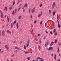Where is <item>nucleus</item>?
<instances>
[{
    "mask_svg": "<svg viewBox=\"0 0 61 61\" xmlns=\"http://www.w3.org/2000/svg\"><path fill=\"white\" fill-rule=\"evenodd\" d=\"M20 2V0H19L18 2L17 3V4H18Z\"/></svg>",
    "mask_w": 61,
    "mask_h": 61,
    "instance_id": "79ce46f5",
    "label": "nucleus"
},
{
    "mask_svg": "<svg viewBox=\"0 0 61 61\" xmlns=\"http://www.w3.org/2000/svg\"><path fill=\"white\" fill-rule=\"evenodd\" d=\"M33 16L32 15H31L30 16V18H32V17Z\"/></svg>",
    "mask_w": 61,
    "mask_h": 61,
    "instance_id": "864d4df0",
    "label": "nucleus"
},
{
    "mask_svg": "<svg viewBox=\"0 0 61 61\" xmlns=\"http://www.w3.org/2000/svg\"><path fill=\"white\" fill-rule=\"evenodd\" d=\"M57 61H60V59H59L58 60H57Z\"/></svg>",
    "mask_w": 61,
    "mask_h": 61,
    "instance_id": "09e8293b",
    "label": "nucleus"
},
{
    "mask_svg": "<svg viewBox=\"0 0 61 61\" xmlns=\"http://www.w3.org/2000/svg\"><path fill=\"white\" fill-rule=\"evenodd\" d=\"M15 13V11L14 10L13 11L12 14L13 15H14V13Z\"/></svg>",
    "mask_w": 61,
    "mask_h": 61,
    "instance_id": "c85d7f7f",
    "label": "nucleus"
},
{
    "mask_svg": "<svg viewBox=\"0 0 61 61\" xmlns=\"http://www.w3.org/2000/svg\"><path fill=\"white\" fill-rule=\"evenodd\" d=\"M27 4H26L24 5L25 7H27Z\"/></svg>",
    "mask_w": 61,
    "mask_h": 61,
    "instance_id": "5701e85b",
    "label": "nucleus"
},
{
    "mask_svg": "<svg viewBox=\"0 0 61 61\" xmlns=\"http://www.w3.org/2000/svg\"><path fill=\"white\" fill-rule=\"evenodd\" d=\"M36 10L35 9V8H33V9H32L31 10V12L32 13H34V11H35V10Z\"/></svg>",
    "mask_w": 61,
    "mask_h": 61,
    "instance_id": "f03ea898",
    "label": "nucleus"
},
{
    "mask_svg": "<svg viewBox=\"0 0 61 61\" xmlns=\"http://www.w3.org/2000/svg\"><path fill=\"white\" fill-rule=\"evenodd\" d=\"M5 8L6 11L7 10V6L5 7Z\"/></svg>",
    "mask_w": 61,
    "mask_h": 61,
    "instance_id": "dca6fc26",
    "label": "nucleus"
},
{
    "mask_svg": "<svg viewBox=\"0 0 61 61\" xmlns=\"http://www.w3.org/2000/svg\"><path fill=\"white\" fill-rule=\"evenodd\" d=\"M35 40H36V41H38V39H37V37L36 38Z\"/></svg>",
    "mask_w": 61,
    "mask_h": 61,
    "instance_id": "c756f323",
    "label": "nucleus"
},
{
    "mask_svg": "<svg viewBox=\"0 0 61 61\" xmlns=\"http://www.w3.org/2000/svg\"><path fill=\"white\" fill-rule=\"evenodd\" d=\"M25 10L24 9L23 10V12H25Z\"/></svg>",
    "mask_w": 61,
    "mask_h": 61,
    "instance_id": "bf43d9fd",
    "label": "nucleus"
},
{
    "mask_svg": "<svg viewBox=\"0 0 61 61\" xmlns=\"http://www.w3.org/2000/svg\"><path fill=\"white\" fill-rule=\"evenodd\" d=\"M56 54H55V56H54V59L56 60Z\"/></svg>",
    "mask_w": 61,
    "mask_h": 61,
    "instance_id": "4468645a",
    "label": "nucleus"
},
{
    "mask_svg": "<svg viewBox=\"0 0 61 61\" xmlns=\"http://www.w3.org/2000/svg\"><path fill=\"white\" fill-rule=\"evenodd\" d=\"M43 21H41L40 23V25H41V24H42V22Z\"/></svg>",
    "mask_w": 61,
    "mask_h": 61,
    "instance_id": "a19ab883",
    "label": "nucleus"
},
{
    "mask_svg": "<svg viewBox=\"0 0 61 61\" xmlns=\"http://www.w3.org/2000/svg\"><path fill=\"white\" fill-rule=\"evenodd\" d=\"M57 26L59 28H60V27H61V25L60 24H59V23L58 24Z\"/></svg>",
    "mask_w": 61,
    "mask_h": 61,
    "instance_id": "6e6552de",
    "label": "nucleus"
},
{
    "mask_svg": "<svg viewBox=\"0 0 61 61\" xmlns=\"http://www.w3.org/2000/svg\"><path fill=\"white\" fill-rule=\"evenodd\" d=\"M16 41H14L13 42V44H15V43H16Z\"/></svg>",
    "mask_w": 61,
    "mask_h": 61,
    "instance_id": "e433bc0d",
    "label": "nucleus"
},
{
    "mask_svg": "<svg viewBox=\"0 0 61 61\" xmlns=\"http://www.w3.org/2000/svg\"><path fill=\"white\" fill-rule=\"evenodd\" d=\"M39 44H41V39H40L39 40Z\"/></svg>",
    "mask_w": 61,
    "mask_h": 61,
    "instance_id": "a211bd4d",
    "label": "nucleus"
},
{
    "mask_svg": "<svg viewBox=\"0 0 61 61\" xmlns=\"http://www.w3.org/2000/svg\"><path fill=\"white\" fill-rule=\"evenodd\" d=\"M7 61H9V60H8V59H7Z\"/></svg>",
    "mask_w": 61,
    "mask_h": 61,
    "instance_id": "774afa93",
    "label": "nucleus"
},
{
    "mask_svg": "<svg viewBox=\"0 0 61 61\" xmlns=\"http://www.w3.org/2000/svg\"><path fill=\"white\" fill-rule=\"evenodd\" d=\"M5 35V33H4V30H3L2 32V36H4Z\"/></svg>",
    "mask_w": 61,
    "mask_h": 61,
    "instance_id": "0eeeda50",
    "label": "nucleus"
},
{
    "mask_svg": "<svg viewBox=\"0 0 61 61\" xmlns=\"http://www.w3.org/2000/svg\"><path fill=\"white\" fill-rule=\"evenodd\" d=\"M60 45H61V43L60 42L59 43V46H60Z\"/></svg>",
    "mask_w": 61,
    "mask_h": 61,
    "instance_id": "de8ad7c7",
    "label": "nucleus"
},
{
    "mask_svg": "<svg viewBox=\"0 0 61 61\" xmlns=\"http://www.w3.org/2000/svg\"><path fill=\"white\" fill-rule=\"evenodd\" d=\"M15 1H14V2L13 3V5H15Z\"/></svg>",
    "mask_w": 61,
    "mask_h": 61,
    "instance_id": "49530a36",
    "label": "nucleus"
},
{
    "mask_svg": "<svg viewBox=\"0 0 61 61\" xmlns=\"http://www.w3.org/2000/svg\"><path fill=\"white\" fill-rule=\"evenodd\" d=\"M39 58H40V57H37L36 58V61H38L39 60L38 59H39Z\"/></svg>",
    "mask_w": 61,
    "mask_h": 61,
    "instance_id": "aec40b11",
    "label": "nucleus"
},
{
    "mask_svg": "<svg viewBox=\"0 0 61 61\" xmlns=\"http://www.w3.org/2000/svg\"><path fill=\"white\" fill-rule=\"evenodd\" d=\"M57 22H58V24H59V21H58V20H57Z\"/></svg>",
    "mask_w": 61,
    "mask_h": 61,
    "instance_id": "e2e57ef3",
    "label": "nucleus"
},
{
    "mask_svg": "<svg viewBox=\"0 0 61 61\" xmlns=\"http://www.w3.org/2000/svg\"><path fill=\"white\" fill-rule=\"evenodd\" d=\"M55 43H57V39L55 40Z\"/></svg>",
    "mask_w": 61,
    "mask_h": 61,
    "instance_id": "f704fd0d",
    "label": "nucleus"
},
{
    "mask_svg": "<svg viewBox=\"0 0 61 61\" xmlns=\"http://www.w3.org/2000/svg\"><path fill=\"white\" fill-rule=\"evenodd\" d=\"M52 32L51 31H50V33L51 34H52Z\"/></svg>",
    "mask_w": 61,
    "mask_h": 61,
    "instance_id": "5fc2aeb1",
    "label": "nucleus"
},
{
    "mask_svg": "<svg viewBox=\"0 0 61 61\" xmlns=\"http://www.w3.org/2000/svg\"><path fill=\"white\" fill-rule=\"evenodd\" d=\"M5 48L7 50H9V48L7 45H6L5 46Z\"/></svg>",
    "mask_w": 61,
    "mask_h": 61,
    "instance_id": "7ed1b4c3",
    "label": "nucleus"
},
{
    "mask_svg": "<svg viewBox=\"0 0 61 61\" xmlns=\"http://www.w3.org/2000/svg\"><path fill=\"white\" fill-rule=\"evenodd\" d=\"M40 15H41V14H40L39 15H38V17H40Z\"/></svg>",
    "mask_w": 61,
    "mask_h": 61,
    "instance_id": "37998d69",
    "label": "nucleus"
},
{
    "mask_svg": "<svg viewBox=\"0 0 61 61\" xmlns=\"http://www.w3.org/2000/svg\"><path fill=\"white\" fill-rule=\"evenodd\" d=\"M36 21L35 20L34 21V24H36Z\"/></svg>",
    "mask_w": 61,
    "mask_h": 61,
    "instance_id": "c03bdc74",
    "label": "nucleus"
},
{
    "mask_svg": "<svg viewBox=\"0 0 61 61\" xmlns=\"http://www.w3.org/2000/svg\"><path fill=\"white\" fill-rule=\"evenodd\" d=\"M12 7L11 6L10 7V10H11L12 9Z\"/></svg>",
    "mask_w": 61,
    "mask_h": 61,
    "instance_id": "ea45409f",
    "label": "nucleus"
},
{
    "mask_svg": "<svg viewBox=\"0 0 61 61\" xmlns=\"http://www.w3.org/2000/svg\"><path fill=\"white\" fill-rule=\"evenodd\" d=\"M39 59H41V61L40 60L39 61H43V59L40 58H39Z\"/></svg>",
    "mask_w": 61,
    "mask_h": 61,
    "instance_id": "412c9836",
    "label": "nucleus"
},
{
    "mask_svg": "<svg viewBox=\"0 0 61 61\" xmlns=\"http://www.w3.org/2000/svg\"><path fill=\"white\" fill-rule=\"evenodd\" d=\"M22 41H21L20 42V44H21L22 43Z\"/></svg>",
    "mask_w": 61,
    "mask_h": 61,
    "instance_id": "13d9d810",
    "label": "nucleus"
},
{
    "mask_svg": "<svg viewBox=\"0 0 61 61\" xmlns=\"http://www.w3.org/2000/svg\"><path fill=\"white\" fill-rule=\"evenodd\" d=\"M21 9V7H20V8H19L18 9L17 11H19Z\"/></svg>",
    "mask_w": 61,
    "mask_h": 61,
    "instance_id": "c9c22d12",
    "label": "nucleus"
},
{
    "mask_svg": "<svg viewBox=\"0 0 61 61\" xmlns=\"http://www.w3.org/2000/svg\"><path fill=\"white\" fill-rule=\"evenodd\" d=\"M46 33H47V34H48V32L46 30Z\"/></svg>",
    "mask_w": 61,
    "mask_h": 61,
    "instance_id": "3c124183",
    "label": "nucleus"
},
{
    "mask_svg": "<svg viewBox=\"0 0 61 61\" xmlns=\"http://www.w3.org/2000/svg\"><path fill=\"white\" fill-rule=\"evenodd\" d=\"M29 43H30V40H28V41L27 42V44H29Z\"/></svg>",
    "mask_w": 61,
    "mask_h": 61,
    "instance_id": "f3484780",
    "label": "nucleus"
},
{
    "mask_svg": "<svg viewBox=\"0 0 61 61\" xmlns=\"http://www.w3.org/2000/svg\"><path fill=\"white\" fill-rule=\"evenodd\" d=\"M14 25V23H11V28L13 27V26Z\"/></svg>",
    "mask_w": 61,
    "mask_h": 61,
    "instance_id": "1a4fd4ad",
    "label": "nucleus"
},
{
    "mask_svg": "<svg viewBox=\"0 0 61 61\" xmlns=\"http://www.w3.org/2000/svg\"><path fill=\"white\" fill-rule=\"evenodd\" d=\"M52 49H53V47H51L49 48L48 49V50H52Z\"/></svg>",
    "mask_w": 61,
    "mask_h": 61,
    "instance_id": "423d86ee",
    "label": "nucleus"
},
{
    "mask_svg": "<svg viewBox=\"0 0 61 61\" xmlns=\"http://www.w3.org/2000/svg\"><path fill=\"white\" fill-rule=\"evenodd\" d=\"M13 23H14V24H16V21L15 20Z\"/></svg>",
    "mask_w": 61,
    "mask_h": 61,
    "instance_id": "cd10ccee",
    "label": "nucleus"
},
{
    "mask_svg": "<svg viewBox=\"0 0 61 61\" xmlns=\"http://www.w3.org/2000/svg\"><path fill=\"white\" fill-rule=\"evenodd\" d=\"M7 19L8 22H9V18L8 17H7Z\"/></svg>",
    "mask_w": 61,
    "mask_h": 61,
    "instance_id": "a878e982",
    "label": "nucleus"
},
{
    "mask_svg": "<svg viewBox=\"0 0 61 61\" xmlns=\"http://www.w3.org/2000/svg\"><path fill=\"white\" fill-rule=\"evenodd\" d=\"M38 36H40V34H38Z\"/></svg>",
    "mask_w": 61,
    "mask_h": 61,
    "instance_id": "338daca9",
    "label": "nucleus"
},
{
    "mask_svg": "<svg viewBox=\"0 0 61 61\" xmlns=\"http://www.w3.org/2000/svg\"><path fill=\"white\" fill-rule=\"evenodd\" d=\"M49 12L50 14V13H51V10H49Z\"/></svg>",
    "mask_w": 61,
    "mask_h": 61,
    "instance_id": "8fccbe9b",
    "label": "nucleus"
},
{
    "mask_svg": "<svg viewBox=\"0 0 61 61\" xmlns=\"http://www.w3.org/2000/svg\"><path fill=\"white\" fill-rule=\"evenodd\" d=\"M55 15V12L54 11L53 13V15Z\"/></svg>",
    "mask_w": 61,
    "mask_h": 61,
    "instance_id": "7c9ffc66",
    "label": "nucleus"
},
{
    "mask_svg": "<svg viewBox=\"0 0 61 61\" xmlns=\"http://www.w3.org/2000/svg\"><path fill=\"white\" fill-rule=\"evenodd\" d=\"M52 21V20H48L47 21V22H48V21Z\"/></svg>",
    "mask_w": 61,
    "mask_h": 61,
    "instance_id": "680f3d73",
    "label": "nucleus"
},
{
    "mask_svg": "<svg viewBox=\"0 0 61 61\" xmlns=\"http://www.w3.org/2000/svg\"><path fill=\"white\" fill-rule=\"evenodd\" d=\"M57 32H56L54 33V35L55 36H56V35H57Z\"/></svg>",
    "mask_w": 61,
    "mask_h": 61,
    "instance_id": "4be33fe9",
    "label": "nucleus"
},
{
    "mask_svg": "<svg viewBox=\"0 0 61 61\" xmlns=\"http://www.w3.org/2000/svg\"><path fill=\"white\" fill-rule=\"evenodd\" d=\"M27 59L28 60H29L30 59V57H28L27 58Z\"/></svg>",
    "mask_w": 61,
    "mask_h": 61,
    "instance_id": "4c0bfd02",
    "label": "nucleus"
},
{
    "mask_svg": "<svg viewBox=\"0 0 61 61\" xmlns=\"http://www.w3.org/2000/svg\"><path fill=\"white\" fill-rule=\"evenodd\" d=\"M56 29H54V30H53L54 32L55 33V32H56Z\"/></svg>",
    "mask_w": 61,
    "mask_h": 61,
    "instance_id": "2f4dec72",
    "label": "nucleus"
},
{
    "mask_svg": "<svg viewBox=\"0 0 61 61\" xmlns=\"http://www.w3.org/2000/svg\"><path fill=\"white\" fill-rule=\"evenodd\" d=\"M24 48L25 49V50L26 49V47L25 46V45L24 46Z\"/></svg>",
    "mask_w": 61,
    "mask_h": 61,
    "instance_id": "473e14b6",
    "label": "nucleus"
},
{
    "mask_svg": "<svg viewBox=\"0 0 61 61\" xmlns=\"http://www.w3.org/2000/svg\"><path fill=\"white\" fill-rule=\"evenodd\" d=\"M59 17V16L58 15L57 16V19H58V20H59V18H58Z\"/></svg>",
    "mask_w": 61,
    "mask_h": 61,
    "instance_id": "72a5a7b5",
    "label": "nucleus"
},
{
    "mask_svg": "<svg viewBox=\"0 0 61 61\" xmlns=\"http://www.w3.org/2000/svg\"><path fill=\"white\" fill-rule=\"evenodd\" d=\"M21 16H20L19 17V19H21Z\"/></svg>",
    "mask_w": 61,
    "mask_h": 61,
    "instance_id": "b1692460",
    "label": "nucleus"
},
{
    "mask_svg": "<svg viewBox=\"0 0 61 61\" xmlns=\"http://www.w3.org/2000/svg\"><path fill=\"white\" fill-rule=\"evenodd\" d=\"M17 9L16 8L15 10V13H16V11H17Z\"/></svg>",
    "mask_w": 61,
    "mask_h": 61,
    "instance_id": "58836bf2",
    "label": "nucleus"
},
{
    "mask_svg": "<svg viewBox=\"0 0 61 61\" xmlns=\"http://www.w3.org/2000/svg\"><path fill=\"white\" fill-rule=\"evenodd\" d=\"M1 14V18H3V12H1L0 13Z\"/></svg>",
    "mask_w": 61,
    "mask_h": 61,
    "instance_id": "20e7f679",
    "label": "nucleus"
},
{
    "mask_svg": "<svg viewBox=\"0 0 61 61\" xmlns=\"http://www.w3.org/2000/svg\"><path fill=\"white\" fill-rule=\"evenodd\" d=\"M48 45V42L46 43L45 44V47H46Z\"/></svg>",
    "mask_w": 61,
    "mask_h": 61,
    "instance_id": "9d476101",
    "label": "nucleus"
},
{
    "mask_svg": "<svg viewBox=\"0 0 61 61\" xmlns=\"http://www.w3.org/2000/svg\"><path fill=\"white\" fill-rule=\"evenodd\" d=\"M16 26L17 28H18V23H17Z\"/></svg>",
    "mask_w": 61,
    "mask_h": 61,
    "instance_id": "2eb2a0df",
    "label": "nucleus"
},
{
    "mask_svg": "<svg viewBox=\"0 0 61 61\" xmlns=\"http://www.w3.org/2000/svg\"><path fill=\"white\" fill-rule=\"evenodd\" d=\"M57 52L59 53V47L57 48Z\"/></svg>",
    "mask_w": 61,
    "mask_h": 61,
    "instance_id": "6ab92c4d",
    "label": "nucleus"
},
{
    "mask_svg": "<svg viewBox=\"0 0 61 61\" xmlns=\"http://www.w3.org/2000/svg\"><path fill=\"white\" fill-rule=\"evenodd\" d=\"M15 49H18V50H20V48H19L17 47H15L14 48Z\"/></svg>",
    "mask_w": 61,
    "mask_h": 61,
    "instance_id": "ddd939ff",
    "label": "nucleus"
},
{
    "mask_svg": "<svg viewBox=\"0 0 61 61\" xmlns=\"http://www.w3.org/2000/svg\"><path fill=\"white\" fill-rule=\"evenodd\" d=\"M56 6V4L55 3V2H54L52 4V7L51 8L52 9H53L54 8L55 6Z\"/></svg>",
    "mask_w": 61,
    "mask_h": 61,
    "instance_id": "f257e3e1",
    "label": "nucleus"
},
{
    "mask_svg": "<svg viewBox=\"0 0 61 61\" xmlns=\"http://www.w3.org/2000/svg\"><path fill=\"white\" fill-rule=\"evenodd\" d=\"M30 11H31V9L30 8L29 9V12L30 13Z\"/></svg>",
    "mask_w": 61,
    "mask_h": 61,
    "instance_id": "bb28decb",
    "label": "nucleus"
},
{
    "mask_svg": "<svg viewBox=\"0 0 61 61\" xmlns=\"http://www.w3.org/2000/svg\"><path fill=\"white\" fill-rule=\"evenodd\" d=\"M38 48L40 51V49H41V47L40 46H38Z\"/></svg>",
    "mask_w": 61,
    "mask_h": 61,
    "instance_id": "f8f14e48",
    "label": "nucleus"
},
{
    "mask_svg": "<svg viewBox=\"0 0 61 61\" xmlns=\"http://www.w3.org/2000/svg\"><path fill=\"white\" fill-rule=\"evenodd\" d=\"M14 52H16V53H17V52H18V51L16 50L15 51H14Z\"/></svg>",
    "mask_w": 61,
    "mask_h": 61,
    "instance_id": "a18cd8bd",
    "label": "nucleus"
},
{
    "mask_svg": "<svg viewBox=\"0 0 61 61\" xmlns=\"http://www.w3.org/2000/svg\"><path fill=\"white\" fill-rule=\"evenodd\" d=\"M42 6V4H41L40 5V7H41Z\"/></svg>",
    "mask_w": 61,
    "mask_h": 61,
    "instance_id": "603ef678",
    "label": "nucleus"
},
{
    "mask_svg": "<svg viewBox=\"0 0 61 61\" xmlns=\"http://www.w3.org/2000/svg\"><path fill=\"white\" fill-rule=\"evenodd\" d=\"M28 46H29V44L27 43L26 44V47H27Z\"/></svg>",
    "mask_w": 61,
    "mask_h": 61,
    "instance_id": "393cba45",
    "label": "nucleus"
},
{
    "mask_svg": "<svg viewBox=\"0 0 61 61\" xmlns=\"http://www.w3.org/2000/svg\"><path fill=\"white\" fill-rule=\"evenodd\" d=\"M59 56H60V55H61V54H60V53H59Z\"/></svg>",
    "mask_w": 61,
    "mask_h": 61,
    "instance_id": "69168bd1",
    "label": "nucleus"
},
{
    "mask_svg": "<svg viewBox=\"0 0 61 61\" xmlns=\"http://www.w3.org/2000/svg\"><path fill=\"white\" fill-rule=\"evenodd\" d=\"M25 54H28V53H29V52H25Z\"/></svg>",
    "mask_w": 61,
    "mask_h": 61,
    "instance_id": "4d7b16f0",
    "label": "nucleus"
},
{
    "mask_svg": "<svg viewBox=\"0 0 61 61\" xmlns=\"http://www.w3.org/2000/svg\"><path fill=\"white\" fill-rule=\"evenodd\" d=\"M53 44H54V43L53 41H52V42L51 43L50 45V46H52L53 45Z\"/></svg>",
    "mask_w": 61,
    "mask_h": 61,
    "instance_id": "9b49d317",
    "label": "nucleus"
},
{
    "mask_svg": "<svg viewBox=\"0 0 61 61\" xmlns=\"http://www.w3.org/2000/svg\"><path fill=\"white\" fill-rule=\"evenodd\" d=\"M46 39V37H45V36L44 38V39Z\"/></svg>",
    "mask_w": 61,
    "mask_h": 61,
    "instance_id": "052dcab7",
    "label": "nucleus"
},
{
    "mask_svg": "<svg viewBox=\"0 0 61 61\" xmlns=\"http://www.w3.org/2000/svg\"><path fill=\"white\" fill-rule=\"evenodd\" d=\"M35 36L36 38V37L37 38V36H36V35H35Z\"/></svg>",
    "mask_w": 61,
    "mask_h": 61,
    "instance_id": "0e129e2a",
    "label": "nucleus"
},
{
    "mask_svg": "<svg viewBox=\"0 0 61 61\" xmlns=\"http://www.w3.org/2000/svg\"><path fill=\"white\" fill-rule=\"evenodd\" d=\"M12 57H14V54H13V55H12Z\"/></svg>",
    "mask_w": 61,
    "mask_h": 61,
    "instance_id": "6e6d98bb",
    "label": "nucleus"
},
{
    "mask_svg": "<svg viewBox=\"0 0 61 61\" xmlns=\"http://www.w3.org/2000/svg\"><path fill=\"white\" fill-rule=\"evenodd\" d=\"M7 32L8 33H9L10 34H11V32L9 30H7Z\"/></svg>",
    "mask_w": 61,
    "mask_h": 61,
    "instance_id": "39448f33",
    "label": "nucleus"
}]
</instances>
